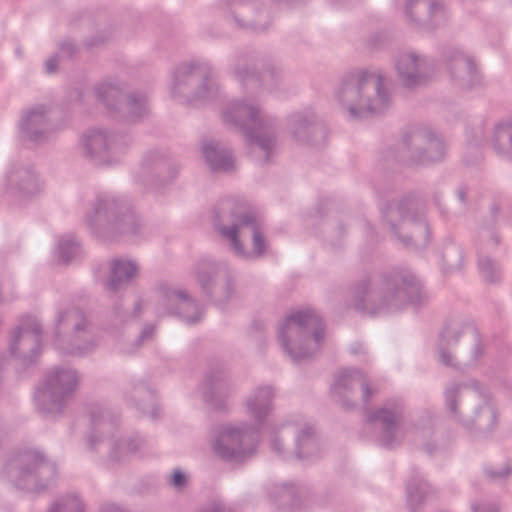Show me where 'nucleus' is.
I'll return each mask as SVG.
<instances>
[{"label": "nucleus", "instance_id": "338daca9", "mask_svg": "<svg viewBox=\"0 0 512 512\" xmlns=\"http://www.w3.org/2000/svg\"><path fill=\"white\" fill-rule=\"evenodd\" d=\"M101 512H124V511L115 505H108V506L102 508Z\"/></svg>", "mask_w": 512, "mask_h": 512}, {"label": "nucleus", "instance_id": "49530a36", "mask_svg": "<svg viewBox=\"0 0 512 512\" xmlns=\"http://www.w3.org/2000/svg\"><path fill=\"white\" fill-rule=\"evenodd\" d=\"M47 512H84V504L74 495H66L56 500Z\"/></svg>", "mask_w": 512, "mask_h": 512}, {"label": "nucleus", "instance_id": "79ce46f5", "mask_svg": "<svg viewBox=\"0 0 512 512\" xmlns=\"http://www.w3.org/2000/svg\"><path fill=\"white\" fill-rule=\"evenodd\" d=\"M493 145L499 155L512 159V121L495 126Z\"/></svg>", "mask_w": 512, "mask_h": 512}, {"label": "nucleus", "instance_id": "c9c22d12", "mask_svg": "<svg viewBox=\"0 0 512 512\" xmlns=\"http://www.w3.org/2000/svg\"><path fill=\"white\" fill-rule=\"evenodd\" d=\"M262 67L263 70L258 74L251 94L260 90L273 92L285 83V72L278 62L265 57Z\"/></svg>", "mask_w": 512, "mask_h": 512}, {"label": "nucleus", "instance_id": "a211bd4d", "mask_svg": "<svg viewBox=\"0 0 512 512\" xmlns=\"http://www.w3.org/2000/svg\"><path fill=\"white\" fill-rule=\"evenodd\" d=\"M195 275L203 294L220 308L236 295L235 283L225 264L202 259L195 266Z\"/></svg>", "mask_w": 512, "mask_h": 512}, {"label": "nucleus", "instance_id": "7c9ffc66", "mask_svg": "<svg viewBox=\"0 0 512 512\" xmlns=\"http://www.w3.org/2000/svg\"><path fill=\"white\" fill-rule=\"evenodd\" d=\"M234 391L229 373L224 369L210 371L205 378L204 399L217 412H226L228 398Z\"/></svg>", "mask_w": 512, "mask_h": 512}, {"label": "nucleus", "instance_id": "4d7b16f0", "mask_svg": "<svg viewBox=\"0 0 512 512\" xmlns=\"http://www.w3.org/2000/svg\"><path fill=\"white\" fill-rule=\"evenodd\" d=\"M201 512H230V510L221 502H212L204 507Z\"/></svg>", "mask_w": 512, "mask_h": 512}, {"label": "nucleus", "instance_id": "4be33fe9", "mask_svg": "<svg viewBox=\"0 0 512 512\" xmlns=\"http://www.w3.org/2000/svg\"><path fill=\"white\" fill-rule=\"evenodd\" d=\"M178 170V164L166 154L151 150L141 161L138 177L147 188L160 189L177 176Z\"/></svg>", "mask_w": 512, "mask_h": 512}, {"label": "nucleus", "instance_id": "cd10ccee", "mask_svg": "<svg viewBox=\"0 0 512 512\" xmlns=\"http://www.w3.org/2000/svg\"><path fill=\"white\" fill-rule=\"evenodd\" d=\"M265 56L258 50L247 47L239 50L231 64V74L247 93H252L260 71L258 66L264 63Z\"/></svg>", "mask_w": 512, "mask_h": 512}, {"label": "nucleus", "instance_id": "412c9836", "mask_svg": "<svg viewBox=\"0 0 512 512\" xmlns=\"http://www.w3.org/2000/svg\"><path fill=\"white\" fill-rule=\"evenodd\" d=\"M222 9L237 27L251 32H266L273 23L271 10L261 0H225Z\"/></svg>", "mask_w": 512, "mask_h": 512}, {"label": "nucleus", "instance_id": "7ed1b4c3", "mask_svg": "<svg viewBox=\"0 0 512 512\" xmlns=\"http://www.w3.org/2000/svg\"><path fill=\"white\" fill-rule=\"evenodd\" d=\"M337 99L349 118L357 120L385 113L392 95L380 70L359 69L344 76Z\"/></svg>", "mask_w": 512, "mask_h": 512}, {"label": "nucleus", "instance_id": "864d4df0", "mask_svg": "<svg viewBox=\"0 0 512 512\" xmlns=\"http://www.w3.org/2000/svg\"><path fill=\"white\" fill-rule=\"evenodd\" d=\"M155 334V326L152 324H145L142 328L139 336L136 338L134 345L136 348L142 346V344L148 340H151Z\"/></svg>", "mask_w": 512, "mask_h": 512}, {"label": "nucleus", "instance_id": "680f3d73", "mask_svg": "<svg viewBox=\"0 0 512 512\" xmlns=\"http://www.w3.org/2000/svg\"><path fill=\"white\" fill-rule=\"evenodd\" d=\"M271 447L277 454L283 453L282 443L277 435L271 439Z\"/></svg>", "mask_w": 512, "mask_h": 512}, {"label": "nucleus", "instance_id": "052dcab7", "mask_svg": "<svg viewBox=\"0 0 512 512\" xmlns=\"http://www.w3.org/2000/svg\"><path fill=\"white\" fill-rule=\"evenodd\" d=\"M102 441V438L96 434H91L87 438V444L91 451H94L96 449V446L98 443Z\"/></svg>", "mask_w": 512, "mask_h": 512}, {"label": "nucleus", "instance_id": "e2e57ef3", "mask_svg": "<svg viewBox=\"0 0 512 512\" xmlns=\"http://www.w3.org/2000/svg\"><path fill=\"white\" fill-rule=\"evenodd\" d=\"M458 200L465 204L467 199V188L465 186H459L456 190Z\"/></svg>", "mask_w": 512, "mask_h": 512}, {"label": "nucleus", "instance_id": "ea45409f", "mask_svg": "<svg viewBox=\"0 0 512 512\" xmlns=\"http://www.w3.org/2000/svg\"><path fill=\"white\" fill-rule=\"evenodd\" d=\"M271 502L278 509H291L300 503L298 489L294 484L284 483L275 485L269 492Z\"/></svg>", "mask_w": 512, "mask_h": 512}, {"label": "nucleus", "instance_id": "6e6552de", "mask_svg": "<svg viewBox=\"0 0 512 512\" xmlns=\"http://www.w3.org/2000/svg\"><path fill=\"white\" fill-rule=\"evenodd\" d=\"M225 122L239 128L251 152L258 148L263 157L259 162L263 165L270 161L277 143L276 120L263 114L259 107L237 100L232 102L223 112Z\"/></svg>", "mask_w": 512, "mask_h": 512}, {"label": "nucleus", "instance_id": "393cba45", "mask_svg": "<svg viewBox=\"0 0 512 512\" xmlns=\"http://www.w3.org/2000/svg\"><path fill=\"white\" fill-rule=\"evenodd\" d=\"M450 78L460 89H472L480 84V73L474 59L454 46H446L442 50Z\"/></svg>", "mask_w": 512, "mask_h": 512}, {"label": "nucleus", "instance_id": "f257e3e1", "mask_svg": "<svg viewBox=\"0 0 512 512\" xmlns=\"http://www.w3.org/2000/svg\"><path fill=\"white\" fill-rule=\"evenodd\" d=\"M350 290L354 309L369 316L397 312L408 304L421 303L423 297L419 279L403 268L365 276Z\"/></svg>", "mask_w": 512, "mask_h": 512}, {"label": "nucleus", "instance_id": "58836bf2", "mask_svg": "<svg viewBox=\"0 0 512 512\" xmlns=\"http://www.w3.org/2000/svg\"><path fill=\"white\" fill-rule=\"evenodd\" d=\"M129 398L143 414H146L151 408L152 418L156 419L158 417V408L155 407V394L145 381L132 382Z\"/></svg>", "mask_w": 512, "mask_h": 512}, {"label": "nucleus", "instance_id": "b1692460", "mask_svg": "<svg viewBox=\"0 0 512 512\" xmlns=\"http://www.w3.org/2000/svg\"><path fill=\"white\" fill-rule=\"evenodd\" d=\"M395 68L402 86L410 90L427 85L434 75L433 65L428 59L414 52L399 53Z\"/></svg>", "mask_w": 512, "mask_h": 512}, {"label": "nucleus", "instance_id": "dca6fc26", "mask_svg": "<svg viewBox=\"0 0 512 512\" xmlns=\"http://www.w3.org/2000/svg\"><path fill=\"white\" fill-rule=\"evenodd\" d=\"M94 94L116 119L137 123L149 115L148 100L142 92L128 94L117 85L101 83L94 87Z\"/></svg>", "mask_w": 512, "mask_h": 512}, {"label": "nucleus", "instance_id": "4468645a", "mask_svg": "<svg viewBox=\"0 0 512 512\" xmlns=\"http://www.w3.org/2000/svg\"><path fill=\"white\" fill-rule=\"evenodd\" d=\"M172 93L183 96L187 102L215 100L219 86L211 65L200 61L179 65L174 72Z\"/></svg>", "mask_w": 512, "mask_h": 512}, {"label": "nucleus", "instance_id": "6e6d98bb", "mask_svg": "<svg viewBox=\"0 0 512 512\" xmlns=\"http://www.w3.org/2000/svg\"><path fill=\"white\" fill-rule=\"evenodd\" d=\"M500 210H501V207L498 202L494 201L493 203H491V205L489 207L490 219L487 223L488 226L492 227V226L496 225V223L498 221Z\"/></svg>", "mask_w": 512, "mask_h": 512}, {"label": "nucleus", "instance_id": "a19ab883", "mask_svg": "<svg viewBox=\"0 0 512 512\" xmlns=\"http://www.w3.org/2000/svg\"><path fill=\"white\" fill-rule=\"evenodd\" d=\"M88 413L91 425L96 431L99 430L101 433L110 431L118 423V417L98 403L89 404Z\"/></svg>", "mask_w": 512, "mask_h": 512}, {"label": "nucleus", "instance_id": "f704fd0d", "mask_svg": "<svg viewBox=\"0 0 512 512\" xmlns=\"http://www.w3.org/2000/svg\"><path fill=\"white\" fill-rule=\"evenodd\" d=\"M202 154L212 172H229L234 167L232 151L215 141H203Z\"/></svg>", "mask_w": 512, "mask_h": 512}, {"label": "nucleus", "instance_id": "c756f323", "mask_svg": "<svg viewBox=\"0 0 512 512\" xmlns=\"http://www.w3.org/2000/svg\"><path fill=\"white\" fill-rule=\"evenodd\" d=\"M164 305L170 314L179 316L188 324H196L203 318V311L185 289L162 286Z\"/></svg>", "mask_w": 512, "mask_h": 512}, {"label": "nucleus", "instance_id": "9b49d317", "mask_svg": "<svg viewBox=\"0 0 512 512\" xmlns=\"http://www.w3.org/2000/svg\"><path fill=\"white\" fill-rule=\"evenodd\" d=\"M400 145L397 153L393 150L387 151L386 161L394 159L409 167H419L441 162L446 155L443 140L431 129L425 127L410 129L403 136Z\"/></svg>", "mask_w": 512, "mask_h": 512}, {"label": "nucleus", "instance_id": "c85d7f7f", "mask_svg": "<svg viewBox=\"0 0 512 512\" xmlns=\"http://www.w3.org/2000/svg\"><path fill=\"white\" fill-rule=\"evenodd\" d=\"M405 14L418 28L435 29L447 19L445 5L437 0H407Z\"/></svg>", "mask_w": 512, "mask_h": 512}, {"label": "nucleus", "instance_id": "e433bc0d", "mask_svg": "<svg viewBox=\"0 0 512 512\" xmlns=\"http://www.w3.org/2000/svg\"><path fill=\"white\" fill-rule=\"evenodd\" d=\"M147 448V441L138 434L119 439L111 446L109 460L113 463H122L132 455H142Z\"/></svg>", "mask_w": 512, "mask_h": 512}, {"label": "nucleus", "instance_id": "bf43d9fd", "mask_svg": "<svg viewBox=\"0 0 512 512\" xmlns=\"http://www.w3.org/2000/svg\"><path fill=\"white\" fill-rule=\"evenodd\" d=\"M58 67V56L54 55L49 57L45 62V71L47 74H52L57 71Z\"/></svg>", "mask_w": 512, "mask_h": 512}, {"label": "nucleus", "instance_id": "6ab92c4d", "mask_svg": "<svg viewBox=\"0 0 512 512\" xmlns=\"http://www.w3.org/2000/svg\"><path fill=\"white\" fill-rule=\"evenodd\" d=\"M42 325L32 316L23 317L10 334L9 349L23 366L34 364L42 351Z\"/></svg>", "mask_w": 512, "mask_h": 512}, {"label": "nucleus", "instance_id": "a18cd8bd", "mask_svg": "<svg viewBox=\"0 0 512 512\" xmlns=\"http://www.w3.org/2000/svg\"><path fill=\"white\" fill-rule=\"evenodd\" d=\"M444 269L448 272L460 270L463 266V251L456 245H448L442 253Z\"/></svg>", "mask_w": 512, "mask_h": 512}, {"label": "nucleus", "instance_id": "a878e982", "mask_svg": "<svg viewBox=\"0 0 512 512\" xmlns=\"http://www.w3.org/2000/svg\"><path fill=\"white\" fill-rule=\"evenodd\" d=\"M288 128L292 138L300 144L321 148L327 143L326 126L318 122L311 112H296L289 115Z\"/></svg>", "mask_w": 512, "mask_h": 512}, {"label": "nucleus", "instance_id": "ddd939ff", "mask_svg": "<svg viewBox=\"0 0 512 512\" xmlns=\"http://www.w3.org/2000/svg\"><path fill=\"white\" fill-rule=\"evenodd\" d=\"M54 346L63 354L83 356L95 344L83 310L70 307L58 312L53 329Z\"/></svg>", "mask_w": 512, "mask_h": 512}, {"label": "nucleus", "instance_id": "2eb2a0df", "mask_svg": "<svg viewBox=\"0 0 512 512\" xmlns=\"http://www.w3.org/2000/svg\"><path fill=\"white\" fill-rule=\"evenodd\" d=\"M259 430L243 424L241 426H224L214 441L215 454L224 462L241 466L248 462L257 452Z\"/></svg>", "mask_w": 512, "mask_h": 512}, {"label": "nucleus", "instance_id": "c03bdc74", "mask_svg": "<svg viewBox=\"0 0 512 512\" xmlns=\"http://www.w3.org/2000/svg\"><path fill=\"white\" fill-rule=\"evenodd\" d=\"M59 258L65 264H69L80 255V244L71 235L62 237L58 241Z\"/></svg>", "mask_w": 512, "mask_h": 512}, {"label": "nucleus", "instance_id": "09e8293b", "mask_svg": "<svg viewBox=\"0 0 512 512\" xmlns=\"http://www.w3.org/2000/svg\"><path fill=\"white\" fill-rule=\"evenodd\" d=\"M478 266L486 281L494 283L499 280V268L488 257L480 258Z\"/></svg>", "mask_w": 512, "mask_h": 512}, {"label": "nucleus", "instance_id": "de8ad7c7", "mask_svg": "<svg viewBox=\"0 0 512 512\" xmlns=\"http://www.w3.org/2000/svg\"><path fill=\"white\" fill-rule=\"evenodd\" d=\"M435 422L430 413H425L420 416L414 426V438L418 441H425L432 437L434 434Z\"/></svg>", "mask_w": 512, "mask_h": 512}, {"label": "nucleus", "instance_id": "2f4dec72", "mask_svg": "<svg viewBox=\"0 0 512 512\" xmlns=\"http://www.w3.org/2000/svg\"><path fill=\"white\" fill-rule=\"evenodd\" d=\"M50 126L45 105H36L27 110L19 122L21 137L34 143H42L48 139Z\"/></svg>", "mask_w": 512, "mask_h": 512}, {"label": "nucleus", "instance_id": "8fccbe9b", "mask_svg": "<svg viewBox=\"0 0 512 512\" xmlns=\"http://www.w3.org/2000/svg\"><path fill=\"white\" fill-rule=\"evenodd\" d=\"M484 473L490 481L499 482L505 480L512 474V466L507 462L499 469L486 467Z\"/></svg>", "mask_w": 512, "mask_h": 512}, {"label": "nucleus", "instance_id": "3c124183", "mask_svg": "<svg viewBox=\"0 0 512 512\" xmlns=\"http://www.w3.org/2000/svg\"><path fill=\"white\" fill-rule=\"evenodd\" d=\"M168 483L175 490L182 491L188 484V478L181 469L176 468L172 471Z\"/></svg>", "mask_w": 512, "mask_h": 512}, {"label": "nucleus", "instance_id": "5701e85b", "mask_svg": "<svg viewBox=\"0 0 512 512\" xmlns=\"http://www.w3.org/2000/svg\"><path fill=\"white\" fill-rule=\"evenodd\" d=\"M356 388H361L363 404H369L374 391L370 387L368 378L358 369L347 368L335 377L333 395L345 409L351 410L356 407L354 400Z\"/></svg>", "mask_w": 512, "mask_h": 512}, {"label": "nucleus", "instance_id": "603ef678", "mask_svg": "<svg viewBox=\"0 0 512 512\" xmlns=\"http://www.w3.org/2000/svg\"><path fill=\"white\" fill-rule=\"evenodd\" d=\"M471 512H499V508L492 501L478 499L471 502Z\"/></svg>", "mask_w": 512, "mask_h": 512}, {"label": "nucleus", "instance_id": "9d476101", "mask_svg": "<svg viewBox=\"0 0 512 512\" xmlns=\"http://www.w3.org/2000/svg\"><path fill=\"white\" fill-rule=\"evenodd\" d=\"M4 471L15 487L32 492L46 489L57 475L56 464L32 449L16 452L6 462Z\"/></svg>", "mask_w": 512, "mask_h": 512}, {"label": "nucleus", "instance_id": "f8f14e48", "mask_svg": "<svg viewBox=\"0 0 512 512\" xmlns=\"http://www.w3.org/2000/svg\"><path fill=\"white\" fill-rule=\"evenodd\" d=\"M80 376L70 367L57 366L47 372L41 386L35 393V403L40 413L56 416L62 413L68 401L74 396Z\"/></svg>", "mask_w": 512, "mask_h": 512}, {"label": "nucleus", "instance_id": "4c0bfd02", "mask_svg": "<svg viewBox=\"0 0 512 512\" xmlns=\"http://www.w3.org/2000/svg\"><path fill=\"white\" fill-rule=\"evenodd\" d=\"M295 455L300 460L310 459L320 452L319 437L314 426L305 424L295 439Z\"/></svg>", "mask_w": 512, "mask_h": 512}, {"label": "nucleus", "instance_id": "774afa93", "mask_svg": "<svg viewBox=\"0 0 512 512\" xmlns=\"http://www.w3.org/2000/svg\"><path fill=\"white\" fill-rule=\"evenodd\" d=\"M362 351H363V347H362L361 344L356 343V344L351 346V353L352 354L357 355V354H360Z\"/></svg>", "mask_w": 512, "mask_h": 512}, {"label": "nucleus", "instance_id": "37998d69", "mask_svg": "<svg viewBox=\"0 0 512 512\" xmlns=\"http://www.w3.org/2000/svg\"><path fill=\"white\" fill-rule=\"evenodd\" d=\"M406 490L411 512H413L414 506H419L424 501L428 492V484L419 477H413L408 481Z\"/></svg>", "mask_w": 512, "mask_h": 512}, {"label": "nucleus", "instance_id": "0e129e2a", "mask_svg": "<svg viewBox=\"0 0 512 512\" xmlns=\"http://www.w3.org/2000/svg\"><path fill=\"white\" fill-rule=\"evenodd\" d=\"M423 450L427 454L432 455L437 450V446L435 443L427 441L423 444Z\"/></svg>", "mask_w": 512, "mask_h": 512}, {"label": "nucleus", "instance_id": "20e7f679", "mask_svg": "<svg viewBox=\"0 0 512 512\" xmlns=\"http://www.w3.org/2000/svg\"><path fill=\"white\" fill-rule=\"evenodd\" d=\"M91 232L104 241L131 239L143 233L144 224L128 200L100 193L86 216Z\"/></svg>", "mask_w": 512, "mask_h": 512}, {"label": "nucleus", "instance_id": "bb28decb", "mask_svg": "<svg viewBox=\"0 0 512 512\" xmlns=\"http://www.w3.org/2000/svg\"><path fill=\"white\" fill-rule=\"evenodd\" d=\"M4 186L7 193L18 197H30L41 191V184L32 165L12 163L4 175Z\"/></svg>", "mask_w": 512, "mask_h": 512}, {"label": "nucleus", "instance_id": "39448f33", "mask_svg": "<svg viewBox=\"0 0 512 512\" xmlns=\"http://www.w3.org/2000/svg\"><path fill=\"white\" fill-rule=\"evenodd\" d=\"M426 213L425 199L414 192L388 201L381 209L383 223L410 250L423 249L430 242L431 232Z\"/></svg>", "mask_w": 512, "mask_h": 512}, {"label": "nucleus", "instance_id": "5fc2aeb1", "mask_svg": "<svg viewBox=\"0 0 512 512\" xmlns=\"http://www.w3.org/2000/svg\"><path fill=\"white\" fill-rule=\"evenodd\" d=\"M60 52L67 58H72L78 51L77 46L71 40H64L59 44Z\"/></svg>", "mask_w": 512, "mask_h": 512}, {"label": "nucleus", "instance_id": "f3484780", "mask_svg": "<svg viewBox=\"0 0 512 512\" xmlns=\"http://www.w3.org/2000/svg\"><path fill=\"white\" fill-rule=\"evenodd\" d=\"M132 143L127 133L88 130L81 139L84 156L95 166H110L118 162Z\"/></svg>", "mask_w": 512, "mask_h": 512}, {"label": "nucleus", "instance_id": "0eeeda50", "mask_svg": "<svg viewBox=\"0 0 512 512\" xmlns=\"http://www.w3.org/2000/svg\"><path fill=\"white\" fill-rule=\"evenodd\" d=\"M437 349L440 362L455 369L474 366L483 355V344L476 325L462 319L445 323L439 333Z\"/></svg>", "mask_w": 512, "mask_h": 512}, {"label": "nucleus", "instance_id": "423d86ee", "mask_svg": "<svg viewBox=\"0 0 512 512\" xmlns=\"http://www.w3.org/2000/svg\"><path fill=\"white\" fill-rule=\"evenodd\" d=\"M325 337L322 318L312 309L288 315L278 330V341L284 352L299 364L311 359Z\"/></svg>", "mask_w": 512, "mask_h": 512}, {"label": "nucleus", "instance_id": "f03ea898", "mask_svg": "<svg viewBox=\"0 0 512 512\" xmlns=\"http://www.w3.org/2000/svg\"><path fill=\"white\" fill-rule=\"evenodd\" d=\"M451 417L475 438H487L498 423V410L490 393L476 379L452 383L444 391Z\"/></svg>", "mask_w": 512, "mask_h": 512}, {"label": "nucleus", "instance_id": "1a4fd4ad", "mask_svg": "<svg viewBox=\"0 0 512 512\" xmlns=\"http://www.w3.org/2000/svg\"><path fill=\"white\" fill-rule=\"evenodd\" d=\"M233 222L230 227L221 224V215L214 210V224L217 231L230 241V249L235 256L246 261L264 257L267 241L260 230L257 217L252 212L239 215L231 213Z\"/></svg>", "mask_w": 512, "mask_h": 512}, {"label": "nucleus", "instance_id": "72a5a7b5", "mask_svg": "<svg viewBox=\"0 0 512 512\" xmlns=\"http://www.w3.org/2000/svg\"><path fill=\"white\" fill-rule=\"evenodd\" d=\"M274 395L272 386L263 385L257 387L248 396L246 400L247 410L259 425L264 423L266 417L272 411Z\"/></svg>", "mask_w": 512, "mask_h": 512}, {"label": "nucleus", "instance_id": "13d9d810", "mask_svg": "<svg viewBox=\"0 0 512 512\" xmlns=\"http://www.w3.org/2000/svg\"><path fill=\"white\" fill-rule=\"evenodd\" d=\"M108 37L105 36H95L87 38L84 43L88 48L99 47L107 41Z\"/></svg>", "mask_w": 512, "mask_h": 512}, {"label": "nucleus", "instance_id": "69168bd1", "mask_svg": "<svg viewBox=\"0 0 512 512\" xmlns=\"http://www.w3.org/2000/svg\"><path fill=\"white\" fill-rule=\"evenodd\" d=\"M380 38H381V36L379 34L371 35L370 40H369L370 47L377 48L379 46L378 41L380 40Z\"/></svg>", "mask_w": 512, "mask_h": 512}, {"label": "nucleus", "instance_id": "473e14b6", "mask_svg": "<svg viewBox=\"0 0 512 512\" xmlns=\"http://www.w3.org/2000/svg\"><path fill=\"white\" fill-rule=\"evenodd\" d=\"M138 272V265L132 260L115 258L110 262V273L106 281L109 291L117 292L125 289Z\"/></svg>", "mask_w": 512, "mask_h": 512}, {"label": "nucleus", "instance_id": "aec40b11", "mask_svg": "<svg viewBox=\"0 0 512 512\" xmlns=\"http://www.w3.org/2000/svg\"><path fill=\"white\" fill-rule=\"evenodd\" d=\"M405 406L401 399H389L367 415V422L379 429V445L393 449L400 445L399 428L403 422Z\"/></svg>", "mask_w": 512, "mask_h": 512}]
</instances>
